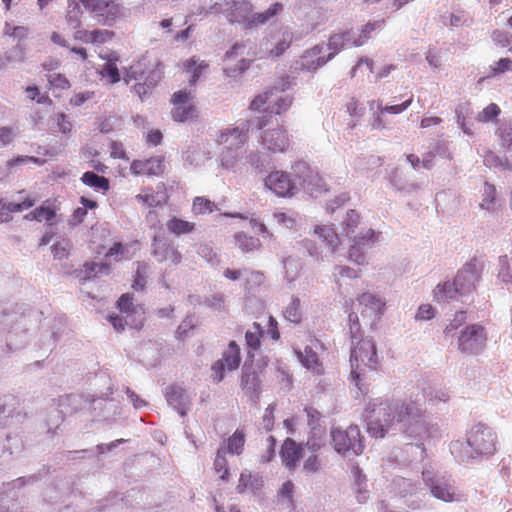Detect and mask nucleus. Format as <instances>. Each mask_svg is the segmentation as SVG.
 <instances>
[{
  "label": "nucleus",
  "instance_id": "obj_1",
  "mask_svg": "<svg viewBox=\"0 0 512 512\" xmlns=\"http://www.w3.org/2000/svg\"><path fill=\"white\" fill-rule=\"evenodd\" d=\"M365 411L368 420L367 432L375 438L400 432L407 438L422 441L435 438L439 434L438 426L430 423L420 406L412 401L381 400L378 403H369Z\"/></svg>",
  "mask_w": 512,
  "mask_h": 512
},
{
  "label": "nucleus",
  "instance_id": "obj_2",
  "mask_svg": "<svg viewBox=\"0 0 512 512\" xmlns=\"http://www.w3.org/2000/svg\"><path fill=\"white\" fill-rule=\"evenodd\" d=\"M264 183L279 197H292L302 191L312 198H317L328 191L318 171L303 160L296 161L290 172H271L264 179Z\"/></svg>",
  "mask_w": 512,
  "mask_h": 512
},
{
  "label": "nucleus",
  "instance_id": "obj_3",
  "mask_svg": "<svg viewBox=\"0 0 512 512\" xmlns=\"http://www.w3.org/2000/svg\"><path fill=\"white\" fill-rule=\"evenodd\" d=\"M267 124L266 115L256 116L242 121L235 128L222 131L218 139L219 143L224 145L220 153L221 166L225 169L233 168L245 151L244 145L248 139V132L261 130Z\"/></svg>",
  "mask_w": 512,
  "mask_h": 512
},
{
  "label": "nucleus",
  "instance_id": "obj_4",
  "mask_svg": "<svg viewBox=\"0 0 512 512\" xmlns=\"http://www.w3.org/2000/svg\"><path fill=\"white\" fill-rule=\"evenodd\" d=\"M495 432L484 424H477L467 434V440L450 444V452L459 462H470L479 457L493 455L496 451Z\"/></svg>",
  "mask_w": 512,
  "mask_h": 512
},
{
  "label": "nucleus",
  "instance_id": "obj_5",
  "mask_svg": "<svg viewBox=\"0 0 512 512\" xmlns=\"http://www.w3.org/2000/svg\"><path fill=\"white\" fill-rule=\"evenodd\" d=\"M484 269L483 261L472 258L457 272L453 282L439 283L434 290L435 299L440 301L456 300L469 296L475 291Z\"/></svg>",
  "mask_w": 512,
  "mask_h": 512
},
{
  "label": "nucleus",
  "instance_id": "obj_6",
  "mask_svg": "<svg viewBox=\"0 0 512 512\" xmlns=\"http://www.w3.org/2000/svg\"><path fill=\"white\" fill-rule=\"evenodd\" d=\"M95 381V386L98 388L105 386L106 391L99 389L95 394H93L89 408L92 410L94 417L102 419L107 423H111L121 414L119 402L114 398L109 397L113 394L112 380L109 375L101 372L96 375Z\"/></svg>",
  "mask_w": 512,
  "mask_h": 512
},
{
  "label": "nucleus",
  "instance_id": "obj_7",
  "mask_svg": "<svg viewBox=\"0 0 512 512\" xmlns=\"http://www.w3.org/2000/svg\"><path fill=\"white\" fill-rule=\"evenodd\" d=\"M422 479L431 496L445 503H460L465 500L464 493L456 486L455 480L450 476L432 468L422 471Z\"/></svg>",
  "mask_w": 512,
  "mask_h": 512
},
{
  "label": "nucleus",
  "instance_id": "obj_8",
  "mask_svg": "<svg viewBox=\"0 0 512 512\" xmlns=\"http://www.w3.org/2000/svg\"><path fill=\"white\" fill-rule=\"evenodd\" d=\"M351 381L363 392L362 373L358 370L359 362L370 371L376 370L378 363L377 350L372 338H361L351 344Z\"/></svg>",
  "mask_w": 512,
  "mask_h": 512
},
{
  "label": "nucleus",
  "instance_id": "obj_9",
  "mask_svg": "<svg viewBox=\"0 0 512 512\" xmlns=\"http://www.w3.org/2000/svg\"><path fill=\"white\" fill-rule=\"evenodd\" d=\"M330 437L334 451L342 457L359 456L365 449L364 436L357 425H350L346 429L331 427Z\"/></svg>",
  "mask_w": 512,
  "mask_h": 512
},
{
  "label": "nucleus",
  "instance_id": "obj_10",
  "mask_svg": "<svg viewBox=\"0 0 512 512\" xmlns=\"http://www.w3.org/2000/svg\"><path fill=\"white\" fill-rule=\"evenodd\" d=\"M163 64L160 61L150 69L146 68L143 61L131 65L126 70V77L138 81L134 87V92L143 99L150 89L154 88L163 76Z\"/></svg>",
  "mask_w": 512,
  "mask_h": 512
},
{
  "label": "nucleus",
  "instance_id": "obj_11",
  "mask_svg": "<svg viewBox=\"0 0 512 512\" xmlns=\"http://www.w3.org/2000/svg\"><path fill=\"white\" fill-rule=\"evenodd\" d=\"M360 222V216L356 210L350 209L346 213V217L342 223V232L341 235L338 234L333 226H316L315 234L322 239L323 243L330 249L331 252H334L336 247L340 243L341 236H346L351 238V235L355 233V229L358 227Z\"/></svg>",
  "mask_w": 512,
  "mask_h": 512
},
{
  "label": "nucleus",
  "instance_id": "obj_12",
  "mask_svg": "<svg viewBox=\"0 0 512 512\" xmlns=\"http://www.w3.org/2000/svg\"><path fill=\"white\" fill-rule=\"evenodd\" d=\"M79 2L95 15L99 24L104 26H112L124 16V8L115 0H79Z\"/></svg>",
  "mask_w": 512,
  "mask_h": 512
},
{
  "label": "nucleus",
  "instance_id": "obj_13",
  "mask_svg": "<svg viewBox=\"0 0 512 512\" xmlns=\"http://www.w3.org/2000/svg\"><path fill=\"white\" fill-rule=\"evenodd\" d=\"M486 340L484 327L479 324H471L460 331L458 348L465 354H478L483 350Z\"/></svg>",
  "mask_w": 512,
  "mask_h": 512
},
{
  "label": "nucleus",
  "instance_id": "obj_14",
  "mask_svg": "<svg viewBox=\"0 0 512 512\" xmlns=\"http://www.w3.org/2000/svg\"><path fill=\"white\" fill-rule=\"evenodd\" d=\"M0 316L11 322H15V327L12 326L8 331L7 347L10 351H17L23 348L28 343V329L26 328V319L23 316H18L17 313H11L6 310L0 309Z\"/></svg>",
  "mask_w": 512,
  "mask_h": 512
},
{
  "label": "nucleus",
  "instance_id": "obj_15",
  "mask_svg": "<svg viewBox=\"0 0 512 512\" xmlns=\"http://www.w3.org/2000/svg\"><path fill=\"white\" fill-rule=\"evenodd\" d=\"M261 370V366L257 365L255 367L253 365V360L246 359L244 365L242 367L240 386L243 390L249 394L250 398L256 402L259 400L261 394V379L259 377V371Z\"/></svg>",
  "mask_w": 512,
  "mask_h": 512
},
{
  "label": "nucleus",
  "instance_id": "obj_16",
  "mask_svg": "<svg viewBox=\"0 0 512 512\" xmlns=\"http://www.w3.org/2000/svg\"><path fill=\"white\" fill-rule=\"evenodd\" d=\"M376 238V233L373 229L351 235L349 239L352 241V244L348 251L350 260L359 265L363 264L366 260L365 250L374 245Z\"/></svg>",
  "mask_w": 512,
  "mask_h": 512
},
{
  "label": "nucleus",
  "instance_id": "obj_17",
  "mask_svg": "<svg viewBox=\"0 0 512 512\" xmlns=\"http://www.w3.org/2000/svg\"><path fill=\"white\" fill-rule=\"evenodd\" d=\"M326 50L327 49L323 43L317 44L306 50L301 56V68L309 72H315L319 68L323 67L327 62L332 60L329 53L324 55Z\"/></svg>",
  "mask_w": 512,
  "mask_h": 512
},
{
  "label": "nucleus",
  "instance_id": "obj_18",
  "mask_svg": "<svg viewBox=\"0 0 512 512\" xmlns=\"http://www.w3.org/2000/svg\"><path fill=\"white\" fill-rule=\"evenodd\" d=\"M165 398L169 406L185 417L190 410L191 401L187 391L179 385H170L165 390Z\"/></svg>",
  "mask_w": 512,
  "mask_h": 512
},
{
  "label": "nucleus",
  "instance_id": "obj_19",
  "mask_svg": "<svg viewBox=\"0 0 512 512\" xmlns=\"http://www.w3.org/2000/svg\"><path fill=\"white\" fill-rule=\"evenodd\" d=\"M294 41V33L289 29L285 28L280 32L279 37L276 39L275 43H271V47H269V41L261 43V50L264 54L261 57H273L278 58L282 56L286 50L291 46Z\"/></svg>",
  "mask_w": 512,
  "mask_h": 512
},
{
  "label": "nucleus",
  "instance_id": "obj_20",
  "mask_svg": "<svg viewBox=\"0 0 512 512\" xmlns=\"http://www.w3.org/2000/svg\"><path fill=\"white\" fill-rule=\"evenodd\" d=\"M261 138L263 146L272 152H284L290 145L287 131L283 128L266 130Z\"/></svg>",
  "mask_w": 512,
  "mask_h": 512
},
{
  "label": "nucleus",
  "instance_id": "obj_21",
  "mask_svg": "<svg viewBox=\"0 0 512 512\" xmlns=\"http://www.w3.org/2000/svg\"><path fill=\"white\" fill-rule=\"evenodd\" d=\"M279 455L283 465L288 469H293L303 457V446L291 437H287L281 445Z\"/></svg>",
  "mask_w": 512,
  "mask_h": 512
},
{
  "label": "nucleus",
  "instance_id": "obj_22",
  "mask_svg": "<svg viewBox=\"0 0 512 512\" xmlns=\"http://www.w3.org/2000/svg\"><path fill=\"white\" fill-rule=\"evenodd\" d=\"M354 42H356V32L353 29H348L330 35L325 47L330 51L329 55L333 59L343 49L354 46Z\"/></svg>",
  "mask_w": 512,
  "mask_h": 512
},
{
  "label": "nucleus",
  "instance_id": "obj_23",
  "mask_svg": "<svg viewBox=\"0 0 512 512\" xmlns=\"http://www.w3.org/2000/svg\"><path fill=\"white\" fill-rule=\"evenodd\" d=\"M91 394L71 393L59 397V407L64 414L76 413L90 405Z\"/></svg>",
  "mask_w": 512,
  "mask_h": 512
},
{
  "label": "nucleus",
  "instance_id": "obj_24",
  "mask_svg": "<svg viewBox=\"0 0 512 512\" xmlns=\"http://www.w3.org/2000/svg\"><path fill=\"white\" fill-rule=\"evenodd\" d=\"M358 303L364 308L361 310L362 317H374L379 319L384 312V303L376 295L366 292L358 298Z\"/></svg>",
  "mask_w": 512,
  "mask_h": 512
},
{
  "label": "nucleus",
  "instance_id": "obj_25",
  "mask_svg": "<svg viewBox=\"0 0 512 512\" xmlns=\"http://www.w3.org/2000/svg\"><path fill=\"white\" fill-rule=\"evenodd\" d=\"M389 183L399 192L412 193L419 189V185L410 176L399 168H395L389 175Z\"/></svg>",
  "mask_w": 512,
  "mask_h": 512
},
{
  "label": "nucleus",
  "instance_id": "obj_26",
  "mask_svg": "<svg viewBox=\"0 0 512 512\" xmlns=\"http://www.w3.org/2000/svg\"><path fill=\"white\" fill-rule=\"evenodd\" d=\"M283 8L284 6L282 3L275 2L271 4L270 7L264 12L251 14L250 18L247 19V28H253L266 24L272 18L280 14L283 11Z\"/></svg>",
  "mask_w": 512,
  "mask_h": 512
},
{
  "label": "nucleus",
  "instance_id": "obj_27",
  "mask_svg": "<svg viewBox=\"0 0 512 512\" xmlns=\"http://www.w3.org/2000/svg\"><path fill=\"white\" fill-rule=\"evenodd\" d=\"M109 265L106 263H97V262H86L82 265L81 268L76 269L74 271V275L80 281H88L94 278L97 274H108Z\"/></svg>",
  "mask_w": 512,
  "mask_h": 512
},
{
  "label": "nucleus",
  "instance_id": "obj_28",
  "mask_svg": "<svg viewBox=\"0 0 512 512\" xmlns=\"http://www.w3.org/2000/svg\"><path fill=\"white\" fill-rule=\"evenodd\" d=\"M300 363L308 370L320 374L322 372V366L319 361L318 354L310 346H306L304 351L299 349L294 350Z\"/></svg>",
  "mask_w": 512,
  "mask_h": 512
},
{
  "label": "nucleus",
  "instance_id": "obj_29",
  "mask_svg": "<svg viewBox=\"0 0 512 512\" xmlns=\"http://www.w3.org/2000/svg\"><path fill=\"white\" fill-rule=\"evenodd\" d=\"M264 335V329L261 324L254 322L252 325V329H249L245 333V341L248 348V360H253V351H256L260 348L261 338Z\"/></svg>",
  "mask_w": 512,
  "mask_h": 512
},
{
  "label": "nucleus",
  "instance_id": "obj_30",
  "mask_svg": "<svg viewBox=\"0 0 512 512\" xmlns=\"http://www.w3.org/2000/svg\"><path fill=\"white\" fill-rule=\"evenodd\" d=\"M455 115L458 126L462 129V131L467 135H472V127L473 122H469L468 120L472 118L473 111L469 103L464 102L457 105L455 109Z\"/></svg>",
  "mask_w": 512,
  "mask_h": 512
},
{
  "label": "nucleus",
  "instance_id": "obj_31",
  "mask_svg": "<svg viewBox=\"0 0 512 512\" xmlns=\"http://www.w3.org/2000/svg\"><path fill=\"white\" fill-rule=\"evenodd\" d=\"M172 245L163 234H155L152 241V255L158 262L169 258Z\"/></svg>",
  "mask_w": 512,
  "mask_h": 512
},
{
  "label": "nucleus",
  "instance_id": "obj_32",
  "mask_svg": "<svg viewBox=\"0 0 512 512\" xmlns=\"http://www.w3.org/2000/svg\"><path fill=\"white\" fill-rule=\"evenodd\" d=\"M18 404V399L14 395L8 394L0 397V420L4 421V426L10 423Z\"/></svg>",
  "mask_w": 512,
  "mask_h": 512
},
{
  "label": "nucleus",
  "instance_id": "obj_33",
  "mask_svg": "<svg viewBox=\"0 0 512 512\" xmlns=\"http://www.w3.org/2000/svg\"><path fill=\"white\" fill-rule=\"evenodd\" d=\"M245 444V434L237 429L228 437L221 446L225 447V453L239 455L242 453Z\"/></svg>",
  "mask_w": 512,
  "mask_h": 512
},
{
  "label": "nucleus",
  "instance_id": "obj_34",
  "mask_svg": "<svg viewBox=\"0 0 512 512\" xmlns=\"http://www.w3.org/2000/svg\"><path fill=\"white\" fill-rule=\"evenodd\" d=\"M81 181L86 186L102 190L104 192L108 191L110 188L109 179L104 176H100L93 171H86L83 173Z\"/></svg>",
  "mask_w": 512,
  "mask_h": 512
},
{
  "label": "nucleus",
  "instance_id": "obj_35",
  "mask_svg": "<svg viewBox=\"0 0 512 512\" xmlns=\"http://www.w3.org/2000/svg\"><path fill=\"white\" fill-rule=\"evenodd\" d=\"M66 21L70 28L78 29L81 27L82 9L80 3L76 0H68Z\"/></svg>",
  "mask_w": 512,
  "mask_h": 512
},
{
  "label": "nucleus",
  "instance_id": "obj_36",
  "mask_svg": "<svg viewBox=\"0 0 512 512\" xmlns=\"http://www.w3.org/2000/svg\"><path fill=\"white\" fill-rule=\"evenodd\" d=\"M222 360L228 370H235L239 367L241 362L240 348L235 341H230L228 349L223 353Z\"/></svg>",
  "mask_w": 512,
  "mask_h": 512
},
{
  "label": "nucleus",
  "instance_id": "obj_37",
  "mask_svg": "<svg viewBox=\"0 0 512 512\" xmlns=\"http://www.w3.org/2000/svg\"><path fill=\"white\" fill-rule=\"evenodd\" d=\"M246 160L259 173L267 172L270 166L269 156L258 151H250Z\"/></svg>",
  "mask_w": 512,
  "mask_h": 512
},
{
  "label": "nucleus",
  "instance_id": "obj_38",
  "mask_svg": "<svg viewBox=\"0 0 512 512\" xmlns=\"http://www.w3.org/2000/svg\"><path fill=\"white\" fill-rule=\"evenodd\" d=\"M307 416V424L310 428V432L314 435L317 433H325V428L321 424L322 414L312 406L304 408Z\"/></svg>",
  "mask_w": 512,
  "mask_h": 512
},
{
  "label": "nucleus",
  "instance_id": "obj_39",
  "mask_svg": "<svg viewBox=\"0 0 512 512\" xmlns=\"http://www.w3.org/2000/svg\"><path fill=\"white\" fill-rule=\"evenodd\" d=\"M262 487V480L257 476H252L251 473L242 472L240 474L239 482L236 491L243 494L247 488L258 490Z\"/></svg>",
  "mask_w": 512,
  "mask_h": 512
},
{
  "label": "nucleus",
  "instance_id": "obj_40",
  "mask_svg": "<svg viewBox=\"0 0 512 512\" xmlns=\"http://www.w3.org/2000/svg\"><path fill=\"white\" fill-rule=\"evenodd\" d=\"M384 23V20H377L365 24L360 30V33H356V42H354V47H360L365 44L370 39V34L376 29H381Z\"/></svg>",
  "mask_w": 512,
  "mask_h": 512
},
{
  "label": "nucleus",
  "instance_id": "obj_41",
  "mask_svg": "<svg viewBox=\"0 0 512 512\" xmlns=\"http://www.w3.org/2000/svg\"><path fill=\"white\" fill-rule=\"evenodd\" d=\"M55 216V209L51 205L44 203L37 207L35 210L31 211L29 214H27L25 218L29 220H36L42 222L43 220L50 221Z\"/></svg>",
  "mask_w": 512,
  "mask_h": 512
},
{
  "label": "nucleus",
  "instance_id": "obj_42",
  "mask_svg": "<svg viewBox=\"0 0 512 512\" xmlns=\"http://www.w3.org/2000/svg\"><path fill=\"white\" fill-rule=\"evenodd\" d=\"M194 227V223L178 217H173L167 222L168 230L177 236L191 233L194 230Z\"/></svg>",
  "mask_w": 512,
  "mask_h": 512
},
{
  "label": "nucleus",
  "instance_id": "obj_43",
  "mask_svg": "<svg viewBox=\"0 0 512 512\" xmlns=\"http://www.w3.org/2000/svg\"><path fill=\"white\" fill-rule=\"evenodd\" d=\"M284 318L295 324H299L302 320V313L300 310V299L296 296H292L290 303L283 311Z\"/></svg>",
  "mask_w": 512,
  "mask_h": 512
},
{
  "label": "nucleus",
  "instance_id": "obj_44",
  "mask_svg": "<svg viewBox=\"0 0 512 512\" xmlns=\"http://www.w3.org/2000/svg\"><path fill=\"white\" fill-rule=\"evenodd\" d=\"M5 60L7 65L14 63H23L26 59L27 48L24 43H17L5 52Z\"/></svg>",
  "mask_w": 512,
  "mask_h": 512
},
{
  "label": "nucleus",
  "instance_id": "obj_45",
  "mask_svg": "<svg viewBox=\"0 0 512 512\" xmlns=\"http://www.w3.org/2000/svg\"><path fill=\"white\" fill-rule=\"evenodd\" d=\"M225 454V447L220 446L217 450L216 457L214 460V469L217 473L222 472L220 476L221 480L228 481L230 472Z\"/></svg>",
  "mask_w": 512,
  "mask_h": 512
},
{
  "label": "nucleus",
  "instance_id": "obj_46",
  "mask_svg": "<svg viewBox=\"0 0 512 512\" xmlns=\"http://www.w3.org/2000/svg\"><path fill=\"white\" fill-rule=\"evenodd\" d=\"M235 242L236 245L243 252H251L257 249L260 246V240L258 238L247 236L243 232H239L235 234Z\"/></svg>",
  "mask_w": 512,
  "mask_h": 512
},
{
  "label": "nucleus",
  "instance_id": "obj_47",
  "mask_svg": "<svg viewBox=\"0 0 512 512\" xmlns=\"http://www.w3.org/2000/svg\"><path fill=\"white\" fill-rule=\"evenodd\" d=\"M466 312L458 311L455 313L454 318L446 325L443 330V334L445 338H453L456 335V331L462 325L466 323Z\"/></svg>",
  "mask_w": 512,
  "mask_h": 512
},
{
  "label": "nucleus",
  "instance_id": "obj_48",
  "mask_svg": "<svg viewBox=\"0 0 512 512\" xmlns=\"http://www.w3.org/2000/svg\"><path fill=\"white\" fill-rule=\"evenodd\" d=\"M48 473V469L43 467L40 471L37 473L28 475V476H22L12 481L11 485L13 488H22L26 485H33L40 481L44 475Z\"/></svg>",
  "mask_w": 512,
  "mask_h": 512
},
{
  "label": "nucleus",
  "instance_id": "obj_49",
  "mask_svg": "<svg viewBox=\"0 0 512 512\" xmlns=\"http://www.w3.org/2000/svg\"><path fill=\"white\" fill-rule=\"evenodd\" d=\"M171 114L174 121L185 122L196 116V109L193 105H180L175 106Z\"/></svg>",
  "mask_w": 512,
  "mask_h": 512
},
{
  "label": "nucleus",
  "instance_id": "obj_50",
  "mask_svg": "<svg viewBox=\"0 0 512 512\" xmlns=\"http://www.w3.org/2000/svg\"><path fill=\"white\" fill-rule=\"evenodd\" d=\"M194 214H206L212 213L214 210H217V206L214 202L210 201L205 197H195L193 200L192 207Z\"/></svg>",
  "mask_w": 512,
  "mask_h": 512
},
{
  "label": "nucleus",
  "instance_id": "obj_51",
  "mask_svg": "<svg viewBox=\"0 0 512 512\" xmlns=\"http://www.w3.org/2000/svg\"><path fill=\"white\" fill-rule=\"evenodd\" d=\"M149 271V265L145 262H137V270L132 284L136 291L143 290L146 284V277Z\"/></svg>",
  "mask_w": 512,
  "mask_h": 512
},
{
  "label": "nucleus",
  "instance_id": "obj_52",
  "mask_svg": "<svg viewBox=\"0 0 512 512\" xmlns=\"http://www.w3.org/2000/svg\"><path fill=\"white\" fill-rule=\"evenodd\" d=\"M64 410L52 409L46 419L47 433H54L64 420Z\"/></svg>",
  "mask_w": 512,
  "mask_h": 512
},
{
  "label": "nucleus",
  "instance_id": "obj_53",
  "mask_svg": "<svg viewBox=\"0 0 512 512\" xmlns=\"http://www.w3.org/2000/svg\"><path fill=\"white\" fill-rule=\"evenodd\" d=\"M273 95V91H266L264 94L257 95L252 102L250 103V109L253 111H263L267 112L268 110H264L267 106L271 105L272 100L271 97Z\"/></svg>",
  "mask_w": 512,
  "mask_h": 512
},
{
  "label": "nucleus",
  "instance_id": "obj_54",
  "mask_svg": "<svg viewBox=\"0 0 512 512\" xmlns=\"http://www.w3.org/2000/svg\"><path fill=\"white\" fill-rule=\"evenodd\" d=\"M349 322V334L351 339V344L354 345L355 341L362 337L361 325L359 322V318L356 312H350L348 315Z\"/></svg>",
  "mask_w": 512,
  "mask_h": 512
},
{
  "label": "nucleus",
  "instance_id": "obj_55",
  "mask_svg": "<svg viewBox=\"0 0 512 512\" xmlns=\"http://www.w3.org/2000/svg\"><path fill=\"white\" fill-rule=\"evenodd\" d=\"M498 279L507 285H512V273L507 255L499 257Z\"/></svg>",
  "mask_w": 512,
  "mask_h": 512
},
{
  "label": "nucleus",
  "instance_id": "obj_56",
  "mask_svg": "<svg viewBox=\"0 0 512 512\" xmlns=\"http://www.w3.org/2000/svg\"><path fill=\"white\" fill-rule=\"evenodd\" d=\"M232 8L242 18L243 23L247 27V19L250 18V14L253 11V5L250 0L232 1Z\"/></svg>",
  "mask_w": 512,
  "mask_h": 512
},
{
  "label": "nucleus",
  "instance_id": "obj_57",
  "mask_svg": "<svg viewBox=\"0 0 512 512\" xmlns=\"http://www.w3.org/2000/svg\"><path fill=\"white\" fill-rule=\"evenodd\" d=\"M501 110L495 103H490L481 112L478 113L476 119L482 123L494 121L500 114Z\"/></svg>",
  "mask_w": 512,
  "mask_h": 512
},
{
  "label": "nucleus",
  "instance_id": "obj_58",
  "mask_svg": "<svg viewBox=\"0 0 512 512\" xmlns=\"http://www.w3.org/2000/svg\"><path fill=\"white\" fill-rule=\"evenodd\" d=\"M291 104L292 98L290 96H281L276 100H272L271 105L267 106L264 110H269L270 113L281 114L285 112Z\"/></svg>",
  "mask_w": 512,
  "mask_h": 512
},
{
  "label": "nucleus",
  "instance_id": "obj_59",
  "mask_svg": "<svg viewBox=\"0 0 512 512\" xmlns=\"http://www.w3.org/2000/svg\"><path fill=\"white\" fill-rule=\"evenodd\" d=\"M496 199V188L494 185L485 183L483 191V199L480 203V207L483 209L491 210L495 205Z\"/></svg>",
  "mask_w": 512,
  "mask_h": 512
},
{
  "label": "nucleus",
  "instance_id": "obj_60",
  "mask_svg": "<svg viewBox=\"0 0 512 512\" xmlns=\"http://www.w3.org/2000/svg\"><path fill=\"white\" fill-rule=\"evenodd\" d=\"M117 308L121 313L127 314V316H130L131 314L135 313L136 308L133 303V294H122L117 301Z\"/></svg>",
  "mask_w": 512,
  "mask_h": 512
},
{
  "label": "nucleus",
  "instance_id": "obj_61",
  "mask_svg": "<svg viewBox=\"0 0 512 512\" xmlns=\"http://www.w3.org/2000/svg\"><path fill=\"white\" fill-rule=\"evenodd\" d=\"M195 328L194 316L187 315L178 326L175 335L180 341H184L188 337V332Z\"/></svg>",
  "mask_w": 512,
  "mask_h": 512
},
{
  "label": "nucleus",
  "instance_id": "obj_62",
  "mask_svg": "<svg viewBox=\"0 0 512 512\" xmlns=\"http://www.w3.org/2000/svg\"><path fill=\"white\" fill-rule=\"evenodd\" d=\"M251 60L242 58L237 64L233 66H227L224 68V73L227 77H237L249 69Z\"/></svg>",
  "mask_w": 512,
  "mask_h": 512
},
{
  "label": "nucleus",
  "instance_id": "obj_63",
  "mask_svg": "<svg viewBox=\"0 0 512 512\" xmlns=\"http://www.w3.org/2000/svg\"><path fill=\"white\" fill-rule=\"evenodd\" d=\"M147 165L148 175H159L163 173L165 165L164 158L162 156L152 157L150 159L145 160Z\"/></svg>",
  "mask_w": 512,
  "mask_h": 512
},
{
  "label": "nucleus",
  "instance_id": "obj_64",
  "mask_svg": "<svg viewBox=\"0 0 512 512\" xmlns=\"http://www.w3.org/2000/svg\"><path fill=\"white\" fill-rule=\"evenodd\" d=\"M71 247L70 240L63 239L62 241H58L54 243L51 247V251L55 258L63 259L68 255V249Z\"/></svg>",
  "mask_w": 512,
  "mask_h": 512
}]
</instances>
